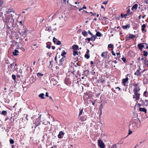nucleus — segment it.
<instances>
[{"instance_id": "obj_45", "label": "nucleus", "mask_w": 148, "mask_h": 148, "mask_svg": "<svg viewBox=\"0 0 148 148\" xmlns=\"http://www.w3.org/2000/svg\"><path fill=\"white\" fill-rule=\"evenodd\" d=\"M136 73H137V74H138V75H140L141 74L140 73V71L139 70H137L136 71Z\"/></svg>"}, {"instance_id": "obj_63", "label": "nucleus", "mask_w": 148, "mask_h": 148, "mask_svg": "<svg viewBox=\"0 0 148 148\" xmlns=\"http://www.w3.org/2000/svg\"><path fill=\"white\" fill-rule=\"evenodd\" d=\"M112 55H113L114 56H115L116 55L115 53H114L113 51H112Z\"/></svg>"}, {"instance_id": "obj_34", "label": "nucleus", "mask_w": 148, "mask_h": 148, "mask_svg": "<svg viewBox=\"0 0 148 148\" xmlns=\"http://www.w3.org/2000/svg\"><path fill=\"white\" fill-rule=\"evenodd\" d=\"M27 32L26 30H24L23 31H22L21 33V34L22 35H23L25 34Z\"/></svg>"}, {"instance_id": "obj_40", "label": "nucleus", "mask_w": 148, "mask_h": 148, "mask_svg": "<svg viewBox=\"0 0 148 148\" xmlns=\"http://www.w3.org/2000/svg\"><path fill=\"white\" fill-rule=\"evenodd\" d=\"M10 142L11 144H13L14 143V141L12 139H10Z\"/></svg>"}, {"instance_id": "obj_25", "label": "nucleus", "mask_w": 148, "mask_h": 148, "mask_svg": "<svg viewBox=\"0 0 148 148\" xmlns=\"http://www.w3.org/2000/svg\"><path fill=\"white\" fill-rule=\"evenodd\" d=\"M144 61L145 65L147 66H148V60L146 58L144 59Z\"/></svg>"}, {"instance_id": "obj_24", "label": "nucleus", "mask_w": 148, "mask_h": 148, "mask_svg": "<svg viewBox=\"0 0 148 148\" xmlns=\"http://www.w3.org/2000/svg\"><path fill=\"white\" fill-rule=\"evenodd\" d=\"M19 52L17 50H15L13 52V54L14 56H17L18 54V53Z\"/></svg>"}, {"instance_id": "obj_46", "label": "nucleus", "mask_w": 148, "mask_h": 148, "mask_svg": "<svg viewBox=\"0 0 148 148\" xmlns=\"http://www.w3.org/2000/svg\"><path fill=\"white\" fill-rule=\"evenodd\" d=\"M56 40L57 39L56 38H55V37H53V41L55 44L56 43Z\"/></svg>"}, {"instance_id": "obj_22", "label": "nucleus", "mask_w": 148, "mask_h": 148, "mask_svg": "<svg viewBox=\"0 0 148 148\" xmlns=\"http://www.w3.org/2000/svg\"><path fill=\"white\" fill-rule=\"evenodd\" d=\"M66 53L65 52L64 50H63L62 51L61 54V56H62V57L65 58V55L66 54Z\"/></svg>"}, {"instance_id": "obj_44", "label": "nucleus", "mask_w": 148, "mask_h": 148, "mask_svg": "<svg viewBox=\"0 0 148 148\" xmlns=\"http://www.w3.org/2000/svg\"><path fill=\"white\" fill-rule=\"evenodd\" d=\"M56 44L58 45L61 44V42L60 40H58L56 43Z\"/></svg>"}, {"instance_id": "obj_41", "label": "nucleus", "mask_w": 148, "mask_h": 148, "mask_svg": "<svg viewBox=\"0 0 148 148\" xmlns=\"http://www.w3.org/2000/svg\"><path fill=\"white\" fill-rule=\"evenodd\" d=\"M89 71L88 70H86L84 72V74L88 75L89 74Z\"/></svg>"}, {"instance_id": "obj_49", "label": "nucleus", "mask_w": 148, "mask_h": 148, "mask_svg": "<svg viewBox=\"0 0 148 148\" xmlns=\"http://www.w3.org/2000/svg\"><path fill=\"white\" fill-rule=\"evenodd\" d=\"M147 93V92L146 91H145L144 92V94H143L144 95L145 97H147V95H146V94Z\"/></svg>"}, {"instance_id": "obj_11", "label": "nucleus", "mask_w": 148, "mask_h": 148, "mask_svg": "<svg viewBox=\"0 0 148 148\" xmlns=\"http://www.w3.org/2000/svg\"><path fill=\"white\" fill-rule=\"evenodd\" d=\"M140 90V88L139 87H135L133 90V91L134 93L138 92V91H139Z\"/></svg>"}, {"instance_id": "obj_5", "label": "nucleus", "mask_w": 148, "mask_h": 148, "mask_svg": "<svg viewBox=\"0 0 148 148\" xmlns=\"http://www.w3.org/2000/svg\"><path fill=\"white\" fill-rule=\"evenodd\" d=\"M128 75H129L128 74H127L125 76L126 78L125 79H122L123 84L124 86L128 82Z\"/></svg>"}, {"instance_id": "obj_14", "label": "nucleus", "mask_w": 148, "mask_h": 148, "mask_svg": "<svg viewBox=\"0 0 148 148\" xmlns=\"http://www.w3.org/2000/svg\"><path fill=\"white\" fill-rule=\"evenodd\" d=\"M64 133L62 131H60L59 132V134L58 135V137L59 138H62L61 137L62 135H64Z\"/></svg>"}, {"instance_id": "obj_35", "label": "nucleus", "mask_w": 148, "mask_h": 148, "mask_svg": "<svg viewBox=\"0 0 148 148\" xmlns=\"http://www.w3.org/2000/svg\"><path fill=\"white\" fill-rule=\"evenodd\" d=\"M3 1L2 0H0V6L2 7L3 4Z\"/></svg>"}, {"instance_id": "obj_60", "label": "nucleus", "mask_w": 148, "mask_h": 148, "mask_svg": "<svg viewBox=\"0 0 148 148\" xmlns=\"http://www.w3.org/2000/svg\"><path fill=\"white\" fill-rule=\"evenodd\" d=\"M138 83L136 84H134V86H135V87H137V86H138Z\"/></svg>"}, {"instance_id": "obj_16", "label": "nucleus", "mask_w": 148, "mask_h": 148, "mask_svg": "<svg viewBox=\"0 0 148 148\" xmlns=\"http://www.w3.org/2000/svg\"><path fill=\"white\" fill-rule=\"evenodd\" d=\"M44 95L45 94L44 93H42L38 95V97H39L41 98V99H43L45 98L44 97Z\"/></svg>"}, {"instance_id": "obj_53", "label": "nucleus", "mask_w": 148, "mask_h": 148, "mask_svg": "<svg viewBox=\"0 0 148 148\" xmlns=\"http://www.w3.org/2000/svg\"><path fill=\"white\" fill-rule=\"evenodd\" d=\"M37 126H36L35 124H34V125L32 126V128H36Z\"/></svg>"}, {"instance_id": "obj_52", "label": "nucleus", "mask_w": 148, "mask_h": 148, "mask_svg": "<svg viewBox=\"0 0 148 148\" xmlns=\"http://www.w3.org/2000/svg\"><path fill=\"white\" fill-rule=\"evenodd\" d=\"M10 120H11V121H12V122H13L14 120V118H12V117H11Z\"/></svg>"}, {"instance_id": "obj_61", "label": "nucleus", "mask_w": 148, "mask_h": 148, "mask_svg": "<svg viewBox=\"0 0 148 148\" xmlns=\"http://www.w3.org/2000/svg\"><path fill=\"white\" fill-rule=\"evenodd\" d=\"M125 39H126V40H128L130 39V38H129V37H126L125 38Z\"/></svg>"}, {"instance_id": "obj_2", "label": "nucleus", "mask_w": 148, "mask_h": 148, "mask_svg": "<svg viewBox=\"0 0 148 148\" xmlns=\"http://www.w3.org/2000/svg\"><path fill=\"white\" fill-rule=\"evenodd\" d=\"M7 14H10L11 16H13L15 14V11L13 9H9L6 11Z\"/></svg>"}, {"instance_id": "obj_21", "label": "nucleus", "mask_w": 148, "mask_h": 148, "mask_svg": "<svg viewBox=\"0 0 148 148\" xmlns=\"http://www.w3.org/2000/svg\"><path fill=\"white\" fill-rule=\"evenodd\" d=\"M132 124L133 125H134V126H133V128L134 129L135 128V126H137V125H138V124H137V123H136V122H132ZM132 126L131 125H130V126L131 127ZM132 126H133V125H132Z\"/></svg>"}, {"instance_id": "obj_51", "label": "nucleus", "mask_w": 148, "mask_h": 148, "mask_svg": "<svg viewBox=\"0 0 148 148\" xmlns=\"http://www.w3.org/2000/svg\"><path fill=\"white\" fill-rule=\"evenodd\" d=\"M108 2V1H104L103 3V4H105V5H106L107 4Z\"/></svg>"}, {"instance_id": "obj_43", "label": "nucleus", "mask_w": 148, "mask_h": 148, "mask_svg": "<svg viewBox=\"0 0 148 148\" xmlns=\"http://www.w3.org/2000/svg\"><path fill=\"white\" fill-rule=\"evenodd\" d=\"M86 40H87L89 42L91 40L92 41L93 39H92V37H91L90 38H87Z\"/></svg>"}, {"instance_id": "obj_9", "label": "nucleus", "mask_w": 148, "mask_h": 148, "mask_svg": "<svg viewBox=\"0 0 148 148\" xmlns=\"http://www.w3.org/2000/svg\"><path fill=\"white\" fill-rule=\"evenodd\" d=\"M146 27V25L145 24H144L142 25L141 26V30L143 33L144 32H146V30H145V28Z\"/></svg>"}, {"instance_id": "obj_20", "label": "nucleus", "mask_w": 148, "mask_h": 148, "mask_svg": "<svg viewBox=\"0 0 148 148\" xmlns=\"http://www.w3.org/2000/svg\"><path fill=\"white\" fill-rule=\"evenodd\" d=\"M129 38H130V39H132L136 37V36L135 35L131 34H129Z\"/></svg>"}, {"instance_id": "obj_19", "label": "nucleus", "mask_w": 148, "mask_h": 148, "mask_svg": "<svg viewBox=\"0 0 148 148\" xmlns=\"http://www.w3.org/2000/svg\"><path fill=\"white\" fill-rule=\"evenodd\" d=\"M138 7V5L137 4H135L132 7V10H136Z\"/></svg>"}, {"instance_id": "obj_31", "label": "nucleus", "mask_w": 148, "mask_h": 148, "mask_svg": "<svg viewBox=\"0 0 148 148\" xmlns=\"http://www.w3.org/2000/svg\"><path fill=\"white\" fill-rule=\"evenodd\" d=\"M83 110V109H81V110H80V111L79 112V116L81 115L82 114Z\"/></svg>"}, {"instance_id": "obj_1", "label": "nucleus", "mask_w": 148, "mask_h": 148, "mask_svg": "<svg viewBox=\"0 0 148 148\" xmlns=\"http://www.w3.org/2000/svg\"><path fill=\"white\" fill-rule=\"evenodd\" d=\"M12 16H10L9 17L5 14L2 17V20L4 22L6 23V25L8 27H10L13 25L14 20L12 18Z\"/></svg>"}, {"instance_id": "obj_13", "label": "nucleus", "mask_w": 148, "mask_h": 148, "mask_svg": "<svg viewBox=\"0 0 148 148\" xmlns=\"http://www.w3.org/2000/svg\"><path fill=\"white\" fill-rule=\"evenodd\" d=\"M95 31L97 32V33L96 34V36H97L101 37L102 36V34H101L100 32H97V30L96 29Z\"/></svg>"}, {"instance_id": "obj_47", "label": "nucleus", "mask_w": 148, "mask_h": 148, "mask_svg": "<svg viewBox=\"0 0 148 148\" xmlns=\"http://www.w3.org/2000/svg\"><path fill=\"white\" fill-rule=\"evenodd\" d=\"M5 63L6 64H10L9 61L8 60H6Z\"/></svg>"}, {"instance_id": "obj_56", "label": "nucleus", "mask_w": 148, "mask_h": 148, "mask_svg": "<svg viewBox=\"0 0 148 148\" xmlns=\"http://www.w3.org/2000/svg\"><path fill=\"white\" fill-rule=\"evenodd\" d=\"M55 61L56 62V63H58V61L57 60V56H56L55 58Z\"/></svg>"}, {"instance_id": "obj_50", "label": "nucleus", "mask_w": 148, "mask_h": 148, "mask_svg": "<svg viewBox=\"0 0 148 148\" xmlns=\"http://www.w3.org/2000/svg\"><path fill=\"white\" fill-rule=\"evenodd\" d=\"M91 73H92V75H94L95 73L96 72L94 71H92L91 72Z\"/></svg>"}, {"instance_id": "obj_32", "label": "nucleus", "mask_w": 148, "mask_h": 148, "mask_svg": "<svg viewBox=\"0 0 148 148\" xmlns=\"http://www.w3.org/2000/svg\"><path fill=\"white\" fill-rule=\"evenodd\" d=\"M73 55L74 56H75L76 55H78V52L76 51H73Z\"/></svg>"}, {"instance_id": "obj_38", "label": "nucleus", "mask_w": 148, "mask_h": 148, "mask_svg": "<svg viewBox=\"0 0 148 148\" xmlns=\"http://www.w3.org/2000/svg\"><path fill=\"white\" fill-rule=\"evenodd\" d=\"M80 119H81V120L82 121H85L86 119V118H85L83 116L81 117Z\"/></svg>"}, {"instance_id": "obj_3", "label": "nucleus", "mask_w": 148, "mask_h": 148, "mask_svg": "<svg viewBox=\"0 0 148 148\" xmlns=\"http://www.w3.org/2000/svg\"><path fill=\"white\" fill-rule=\"evenodd\" d=\"M98 146L100 148H104L105 144L103 141L101 140H98Z\"/></svg>"}, {"instance_id": "obj_6", "label": "nucleus", "mask_w": 148, "mask_h": 148, "mask_svg": "<svg viewBox=\"0 0 148 148\" xmlns=\"http://www.w3.org/2000/svg\"><path fill=\"white\" fill-rule=\"evenodd\" d=\"M40 117H39L35 121V123L34 124L37 126L39 125L40 123Z\"/></svg>"}, {"instance_id": "obj_17", "label": "nucleus", "mask_w": 148, "mask_h": 148, "mask_svg": "<svg viewBox=\"0 0 148 148\" xmlns=\"http://www.w3.org/2000/svg\"><path fill=\"white\" fill-rule=\"evenodd\" d=\"M139 110L140 111L144 112L145 113L146 112L147 110L145 108H140Z\"/></svg>"}, {"instance_id": "obj_12", "label": "nucleus", "mask_w": 148, "mask_h": 148, "mask_svg": "<svg viewBox=\"0 0 148 148\" xmlns=\"http://www.w3.org/2000/svg\"><path fill=\"white\" fill-rule=\"evenodd\" d=\"M72 48L73 49L77 50L79 49V47L76 45H74L72 46Z\"/></svg>"}, {"instance_id": "obj_33", "label": "nucleus", "mask_w": 148, "mask_h": 148, "mask_svg": "<svg viewBox=\"0 0 148 148\" xmlns=\"http://www.w3.org/2000/svg\"><path fill=\"white\" fill-rule=\"evenodd\" d=\"M43 74L41 73H37V75L38 77H42L43 76Z\"/></svg>"}, {"instance_id": "obj_15", "label": "nucleus", "mask_w": 148, "mask_h": 148, "mask_svg": "<svg viewBox=\"0 0 148 148\" xmlns=\"http://www.w3.org/2000/svg\"><path fill=\"white\" fill-rule=\"evenodd\" d=\"M130 24H128L125 25L123 26L122 27L123 29H126L127 28H130Z\"/></svg>"}, {"instance_id": "obj_10", "label": "nucleus", "mask_w": 148, "mask_h": 148, "mask_svg": "<svg viewBox=\"0 0 148 148\" xmlns=\"http://www.w3.org/2000/svg\"><path fill=\"white\" fill-rule=\"evenodd\" d=\"M64 57H62V58L60 59L59 62H58V63H57V64H58V65H62V62L64 61Z\"/></svg>"}, {"instance_id": "obj_26", "label": "nucleus", "mask_w": 148, "mask_h": 148, "mask_svg": "<svg viewBox=\"0 0 148 148\" xmlns=\"http://www.w3.org/2000/svg\"><path fill=\"white\" fill-rule=\"evenodd\" d=\"M82 35L84 36H86L88 35L87 32L85 30L83 31L82 32Z\"/></svg>"}, {"instance_id": "obj_58", "label": "nucleus", "mask_w": 148, "mask_h": 148, "mask_svg": "<svg viewBox=\"0 0 148 148\" xmlns=\"http://www.w3.org/2000/svg\"><path fill=\"white\" fill-rule=\"evenodd\" d=\"M13 64H11L9 66H8V67L9 68L10 67L11 68H12V66Z\"/></svg>"}, {"instance_id": "obj_27", "label": "nucleus", "mask_w": 148, "mask_h": 148, "mask_svg": "<svg viewBox=\"0 0 148 148\" xmlns=\"http://www.w3.org/2000/svg\"><path fill=\"white\" fill-rule=\"evenodd\" d=\"M108 47L109 48H111V50H113L114 45L111 44H109L108 45Z\"/></svg>"}, {"instance_id": "obj_8", "label": "nucleus", "mask_w": 148, "mask_h": 148, "mask_svg": "<svg viewBox=\"0 0 148 148\" xmlns=\"http://www.w3.org/2000/svg\"><path fill=\"white\" fill-rule=\"evenodd\" d=\"M137 46L139 49L141 51L142 48L144 47V45L143 43H140Z\"/></svg>"}, {"instance_id": "obj_55", "label": "nucleus", "mask_w": 148, "mask_h": 148, "mask_svg": "<svg viewBox=\"0 0 148 148\" xmlns=\"http://www.w3.org/2000/svg\"><path fill=\"white\" fill-rule=\"evenodd\" d=\"M132 133V131L130 130H129V133H128V135L131 134Z\"/></svg>"}, {"instance_id": "obj_39", "label": "nucleus", "mask_w": 148, "mask_h": 148, "mask_svg": "<svg viewBox=\"0 0 148 148\" xmlns=\"http://www.w3.org/2000/svg\"><path fill=\"white\" fill-rule=\"evenodd\" d=\"M12 79L14 80L15 81V79H16V75H12Z\"/></svg>"}, {"instance_id": "obj_28", "label": "nucleus", "mask_w": 148, "mask_h": 148, "mask_svg": "<svg viewBox=\"0 0 148 148\" xmlns=\"http://www.w3.org/2000/svg\"><path fill=\"white\" fill-rule=\"evenodd\" d=\"M108 52H103V53H102L101 55V56L102 57V58H105V56H104V54H107V53H108Z\"/></svg>"}, {"instance_id": "obj_42", "label": "nucleus", "mask_w": 148, "mask_h": 148, "mask_svg": "<svg viewBox=\"0 0 148 148\" xmlns=\"http://www.w3.org/2000/svg\"><path fill=\"white\" fill-rule=\"evenodd\" d=\"M121 59H122V60H123V61L124 63H125L127 62L125 58L124 57H123Z\"/></svg>"}, {"instance_id": "obj_64", "label": "nucleus", "mask_w": 148, "mask_h": 148, "mask_svg": "<svg viewBox=\"0 0 148 148\" xmlns=\"http://www.w3.org/2000/svg\"><path fill=\"white\" fill-rule=\"evenodd\" d=\"M124 14H122V13L121 14V16L122 18H123L124 17Z\"/></svg>"}, {"instance_id": "obj_37", "label": "nucleus", "mask_w": 148, "mask_h": 148, "mask_svg": "<svg viewBox=\"0 0 148 148\" xmlns=\"http://www.w3.org/2000/svg\"><path fill=\"white\" fill-rule=\"evenodd\" d=\"M130 9H128L127 11V13L131 15L132 14V13L131 12H130Z\"/></svg>"}, {"instance_id": "obj_7", "label": "nucleus", "mask_w": 148, "mask_h": 148, "mask_svg": "<svg viewBox=\"0 0 148 148\" xmlns=\"http://www.w3.org/2000/svg\"><path fill=\"white\" fill-rule=\"evenodd\" d=\"M141 101L143 103V104L146 106H147L148 105V100H145V101H144L142 99H141L140 101V102Z\"/></svg>"}, {"instance_id": "obj_36", "label": "nucleus", "mask_w": 148, "mask_h": 148, "mask_svg": "<svg viewBox=\"0 0 148 148\" xmlns=\"http://www.w3.org/2000/svg\"><path fill=\"white\" fill-rule=\"evenodd\" d=\"M144 54L143 55L144 56H146L148 55V52L147 51H144Z\"/></svg>"}, {"instance_id": "obj_54", "label": "nucleus", "mask_w": 148, "mask_h": 148, "mask_svg": "<svg viewBox=\"0 0 148 148\" xmlns=\"http://www.w3.org/2000/svg\"><path fill=\"white\" fill-rule=\"evenodd\" d=\"M86 7L85 6H84L82 8L79 9V11L81 10H82L83 9H86Z\"/></svg>"}, {"instance_id": "obj_29", "label": "nucleus", "mask_w": 148, "mask_h": 148, "mask_svg": "<svg viewBox=\"0 0 148 148\" xmlns=\"http://www.w3.org/2000/svg\"><path fill=\"white\" fill-rule=\"evenodd\" d=\"M118 143L117 144H115L112 145L110 147H109L108 148H116V144H118Z\"/></svg>"}, {"instance_id": "obj_18", "label": "nucleus", "mask_w": 148, "mask_h": 148, "mask_svg": "<svg viewBox=\"0 0 148 148\" xmlns=\"http://www.w3.org/2000/svg\"><path fill=\"white\" fill-rule=\"evenodd\" d=\"M45 30L46 31H48L49 32L51 31V27L50 26L47 27L45 28Z\"/></svg>"}, {"instance_id": "obj_23", "label": "nucleus", "mask_w": 148, "mask_h": 148, "mask_svg": "<svg viewBox=\"0 0 148 148\" xmlns=\"http://www.w3.org/2000/svg\"><path fill=\"white\" fill-rule=\"evenodd\" d=\"M0 114L5 116L7 114V112L5 110L2 111V112H0Z\"/></svg>"}, {"instance_id": "obj_30", "label": "nucleus", "mask_w": 148, "mask_h": 148, "mask_svg": "<svg viewBox=\"0 0 148 148\" xmlns=\"http://www.w3.org/2000/svg\"><path fill=\"white\" fill-rule=\"evenodd\" d=\"M84 57L87 59H88L90 58L89 54L88 55L86 53L84 56Z\"/></svg>"}, {"instance_id": "obj_62", "label": "nucleus", "mask_w": 148, "mask_h": 148, "mask_svg": "<svg viewBox=\"0 0 148 148\" xmlns=\"http://www.w3.org/2000/svg\"><path fill=\"white\" fill-rule=\"evenodd\" d=\"M144 1L146 4H148V0H144Z\"/></svg>"}, {"instance_id": "obj_57", "label": "nucleus", "mask_w": 148, "mask_h": 148, "mask_svg": "<svg viewBox=\"0 0 148 148\" xmlns=\"http://www.w3.org/2000/svg\"><path fill=\"white\" fill-rule=\"evenodd\" d=\"M90 63V64H91V66H94L93 65H92V64H93V62L92 61H91Z\"/></svg>"}, {"instance_id": "obj_48", "label": "nucleus", "mask_w": 148, "mask_h": 148, "mask_svg": "<svg viewBox=\"0 0 148 148\" xmlns=\"http://www.w3.org/2000/svg\"><path fill=\"white\" fill-rule=\"evenodd\" d=\"M51 45H48L47 44V45L46 46V47L48 48L49 49H50L51 48Z\"/></svg>"}, {"instance_id": "obj_4", "label": "nucleus", "mask_w": 148, "mask_h": 148, "mask_svg": "<svg viewBox=\"0 0 148 148\" xmlns=\"http://www.w3.org/2000/svg\"><path fill=\"white\" fill-rule=\"evenodd\" d=\"M134 95H133V98L136 100H138L140 99V94L138 92L134 93Z\"/></svg>"}, {"instance_id": "obj_59", "label": "nucleus", "mask_w": 148, "mask_h": 148, "mask_svg": "<svg viewBox=\"0 0 148 148\" xmlns=\"http://www.w3.org/2000/svg\"><path fill=\"white\" fill-rule=\"evenodd\" d=\"M88 33L90 35H92V34L90 30H88Z\"/></svg>"}]
</instances>
